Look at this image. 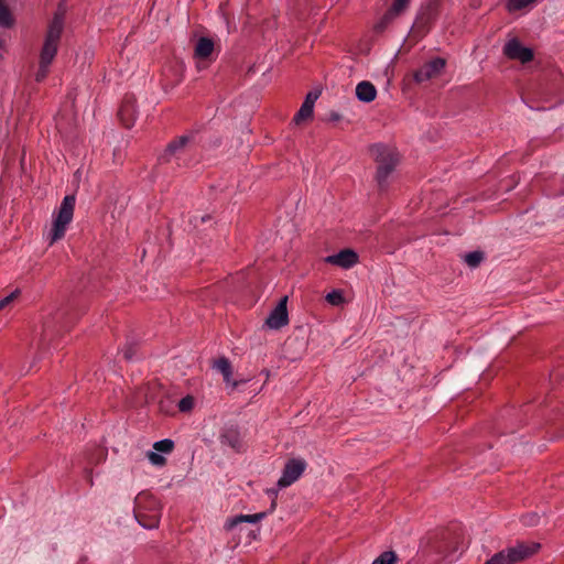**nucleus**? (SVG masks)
<instances>
[{"instance_id":"c85d7f7f","label":"nucleus","mask_w":564,"mask_h":564,"mask_svg":"<svg viewBox=\"0 0 564 564\" xmlns=\"http://www.w3.org/2000/svg\"><path fill=\"white\" fill-rule=\"evenodd\" d=\"M20 290L17 289L13 292H11L8 296L0 300V311L4 310L7 306H9L13 301H15L20 295Z\"/></svg>"},{"instance_id":"f704fd0d","label":"nucleus","mask_w":564,"mask_h":564,"mask_svg":"<svg viewBox=\"0 0 564 564\" xmlns=\"http://www.w3.org/2000/svg\"><path fill=\"white\" fill-rule=\"evenodd\" d=\"M135 517H137V519L139 520V522H140L142 525H144V527L153 528V527H156V525H158V517H156V516H154V517H153V522H152V524H150V525H147L145 523H143V522L141 521V519H140V518L142 517V514H141V512H140V511H138V512H137Z\"/></svg>"},{"instance_id":"423d86ee","label":"nucleus","mask_w":564,"mask_h":564,"mask_svg":"<svg viewBox=\"0 0 564 564\" xmlns=\"http://www.w3.org/2000/svg\"><path fill=\"white\" fill-rule=\"evenodd\" d=\"M503 55L511 61H518L521 64H527L534 58V53L530 47L524 46L517 36H509L506 41Z\"/></svg>"},{"instance_id":"aec40b11","label":"nucleus","mask_w":564,"mask_h":564,"mask_svg":"<svg viewBox=\"0 0 564 564\" xmlns=\"http://www.w3.org/2000/svg\"><path fill=\"white\" fill-rule=\"evenodd\" d=\"M484 260V253L481 251H473L464 256V261L470 268L478 267Z\"/></svg>"},{"instance_id":"f257e3e1","label":"nucleus","mask_w":564,"mask_h":564,"mask_svg":"<svg viewBox=\"0 0 564 564\" xmlns=\"http://www.w3.org/2000/svg\"><path fill=\"white\" fill-rule=\"evenodd\" d=\"M370 151L377 163L376 180L379 187L383 189L387 186L389 176L399 163V153L394 149L383 144L372 145Z\"/></svg>"},{"instance_id":"e433bc0d","label":"nucleus","mask_w":564,"mask_h":564,"mask_svg":"<svg viewBox=\"0 0 564 564\" xmlns=\"http://www.w3.org/2000/svg\"><path fill=\"white\" fill-rule=\"evenodd\" d=\"M141 499H142V496H139V497H138V499H137V503H138V506L140 505Z\"/></svg>"},{"instance_id":"c9c22d12","label":"nucleus","mask_w":564,"mask_h":564,"mask_svg":"<svg viewBox=\"0 0 564 564\" xmlns=\"http://www.w3.org/2000/svg\"><path fill=\"white\" fill-rule=\"evenodd\" d=\"M122 354H123V357L127 360H130L133 357V348H132V346H128V347L123 348L122 349Z\"/></svg>"},{"instance_id":"ddd939ff","label":"nucleus","mask_w":564,"mask_h":564,"mask_svg":"<svg viewBox=\"0 0 564 564\" xmlns=\"http://www.w3.org/2000/svg\"><path fill=\"white\" fill-rule=\"evenodd\" d=\"M267 512H259L254 514H239L232 518H228L224 524L226 531L234 530L237 525L248 522V523H257L264 519Z\"/></svg>"},{"instance_id":"f3484780","label":"nucleus","mask_w":564,"mask_h":564,"mask_svg":"<svg viewBox=\"0 0 564 564\" xmlns=\"http://www.w3.org/2000/svg\"><path fill=\"white\" fill-rule=\"evenodd\" d=\"M119 118L124 127L130 128L134 122V108L133 105L126 102L119 110Z\"/></svg>"},{"instance_id":"0eeeda50","label":"nucleus","mask_w":564,"mask_h":564,"mask_svg":"<svg viewBox=\"0 0 564 564\" xmlns=\"http://www.w3.org/2000/svg\"><path fill=\"white\" fill-rule=\"evenodd\" d=\"M306 462L303 458L289 459L283 468L282 476L278 480L280 489L286 488L294 484L306 469Z\"/></svg>"},{"instance_id":"4468645a","label":"nucleus","mask_w":564,"mask_h":564,"mask_svg":"<svg viewBox=\"0 0 564 564\" xmlns=\"http://www.w3.org/2000/svg\"><path fill=\"white\" fill-rule=\"evenodd\" d=\"M220 443L234 448L235 451H240L242 447L240 432L235 427L226 429L220 435Z\"/></svg>"},{"instance_id":"7c9ffc66","label":"nucleus","mask_w":564,"mask_h":564,"mask_svg":"<svg viewBox=\"0 0 564 564\" xmlns=\"http://www.w3.org/2000/svg\"><path fill=\"white\" fill-rule=\"evenodd\" d=\"M147 457L149 458L151 464H153L155 466H162V465L165 464V458L161 454H159V453L149 452L147 454Z\"/></svg>"},{"instance_id":"bb28decb","label":"nucleus","mask_w":564,"mask_h":564,"mask_svg":"<svg viewBox=\"0 0 564 564\" xmlns=\"http://www.w3.org/2000/svg\"><path fill=\"white\" fill-rule=\"evenodd\" d=\"M195 404V400L192 395H186L178 402V409L181 412H189Z\"/></svg>"},{"instance_id":"f03ea898","label":"nucleus","mask_w":564,"mask_h":564,"mask_svg":"<svg viewBox=\"0 0 564 564\" xmlns=\"http://www.w3.org/2000/svg\"><path fill=\"white\" fill-rule=\"evenodd\" d=\"M540 549L536 542L518 543L492 555L484 564H517L535 554Z\"/></svg>"},{"instance_id":"393cba45","label":"nucleus","mask_w":564,"mask_h":564,"mask_svg":"<svg viewBox=\"0 0 564 564\" xmlns=\"http://www.w3.org/2000/svg\"><path fill=\"white\" fill-rule=\"evenodd\" d=\"M174 443L173 441L165 438L162 441H158L154 443L153 448L159 453H171L173 451Z\"/></svg>"},{"instance_id":"cd10ccee","label":"nucleus","mask_w":564,"mask_h":564,"mask_svg":"<svg viewBox=\"0 0 564 564\" xmlns=\"http://www.w3.org/2000/svg\"><path fill=\"white\" fill-rule=\"evenodd\" d=\"M11 23V14L8 8L0 1V24L3 26H9Z\"/></svg>"},{"instance_id":"c756f323","label":"nucleus","mask_w":564,"mask_h":564,"mask_svg":"<svg viewBox=\"0 0 564 564\" xmlns=\"http://www.w3.org/2000/svg\"><path fill=\"white\" fill-rule=\"evenodd\" d=\"M433 549L436 553L443 554L445 557H448L451 555V553L454 552V549L449 550V547H448L447 543H445V541L436 542V544L433 546Z\"/></svg>"},{"instance_id":"6ab92c4d","label":"nucleus","mask_w":564,"mask_h":564,"mask_svg":"<svg viewBox=\"0 0 564 564\" xmlns=\"http://www.w3.org/2000/svg\"><path fill=\"white\" fill-rule=\"evenodd\" d=\"M398 556L393 551H386L373 560L371 564H397Z\"/></svg>"},{"instance_id":"a878e982","label":"nucleus","mask_w":564,"mask_h":564,"mask_svg":"<svg viewBox=\"0 0 564 564\" xmlns=\"http://www.w3.org/2000/svg\"><path fill=\"white\" fill-rule=\"evenodd\" d=\"M326 301L330 305L338 306L345 302V299L340 290H334L326 295Z\"/></svg>"},{"instance_id":"a211bd4d","label":"nucleus","mask_w":564,"mask_h":564,"mask_svg":"<svg viewBox=\"0 0 564 564\" xmlns=\"http://www.w3.org/2000/svg\"><path fill=\"white\" fill-rule=\"evenodd\" d=\"M410 3L411 0H393L388 11L398 18L406 11Z\"/></svg>"},{"instance_id":"6e6552de","label":"nucleus","mask_w":564,"mask_h":564,"mask_svg":"<svg viewBox=\"0 0 564 564\" xmlns=\"http://www.w3.org/2000/svg\"><path fill=\"white\" fill-rule=\"evenodd\" d=\"M446 66L443 57H435L423 64L413 75L415 83L422 84L440 77Z\"/></svg>"},{"instance_id":"473e14b6","label":"nucleus","mask_w":564,"mask_h":564,"mask_svg":"<svg viewBox=\"0 0 564 564\" xmlns=\"http://www.w3.org/2000/svg\"><path fill=\"white\" fill-rule=\"evenodd\" d=\"M318 96V91H310L305 97L304 104L310 105L314 108V104L317 100Z\"/></svg>"},{"instance_id":"5701e85b","label":"nucleus","mask_w":564,"mask_h":564,"mask_svg":"<svg viewBox=\"0 0 564 564\" xmlns=\"http://www.w3.org/2000/svg\"><path fill=\"white\" fill-rule=\"evenodd\" d=\"M395 19V15H393L390 11H387L383 17L375 24V31L378 33L383 32Z\"/></svg>"},{"instance_id":"b1692460","label":"nucleus","mask_w":564,"mask_h":564,"mask_svg":"<svg viewBox=\"0 0 564 564\" xmlns=\"http://www.w3.org/2000/svg\"><path fill=\"white\" fill-rule=\"evenodd\" d=\"M313 109L314 108L312 106L303 102L300 110L294 117V121L299 123L303 120L310 119L313 116Z\"/></svg>"},{"instance_id":"7ed1b4c3","label":"nucleus","mask_w":564,"mask_h":564,"mask_svg":"<svg viewBox=\"0 0 564 564\" xmlns=\"http://www.w3.org/2000/svg\"><path fill=\"white\" fill-rule=\"evenodd\" d=\"M75 202L76 199L74 195H67L64 197L48 236L50 245H53L64 237L66 228L73 219Z\"/></svg>"},{"instance_id":"412c9836","label":"nucleus","mask_w":564,"mask_h":564,"mask_svg":"<svg viewBox=\"0 0 564 564\" xmlns=\"http://www.w3.org/2000/svg\"><path fill=\"white\" fill-rule=\"evenodd\" d=\"M536 0H508L507 10L509 12H516L522 10L530 4L534 3Z\"/></svg>"},{"instance_id":"72a5a7b5","label":"nucleus","mask_w":564,"mask_h":564,"mask_svg":"<svg viewBox=\"0 0 564 564\" xmlns=\"http://www.w3.org/2000/svg\"><path fill=\"white\" fill-rule=\"evenodd\" d=\"M48 67L50 66L42 65V63L40 62V67H39V70H37V73L35 75V78H36L37 82H41V80H43L46 77V75L48 73Z\"/></svg>"},{"instance_id":"39448f33","label":"nucleus","mask_w":564,"mask_h":564,"mask_svg":"<svg viewBox=\"0 0 564 564\" xmlns=\"http://www.w3.org/2000/svg\"><path fill=\"white\" fill-rule=\"evenodd\" d=\"M193 140V134H184L169 142L158 158L159 163L166 164L175 160L177 166H182L181 156L186 152Z\"/></svg>"},{"instance_id":"9b49d317","label":"nucleus","mask_w":564,"mask_h":564,"mask_svg":"<svg viewBox=\"0 0 564 564\" xmlns=\"http://www.w3.org/2000/svg\"><path fill=\"white\" fill-rule=\"evenodd\" d=\"M288 296H284L280 300L278 305L274 307V310L269 314L268 318L265 319V325L271 329H279L289 323V315H288Z\"/></svg>"},{"instance_id":"20e7f679","label":"nucleus","mask_w":564,"mask_h":564,"mask_svg":"<svg viewBox=\"0 0 564 564\" xmlns=\"http://www.w3.org/2000/svg\"><path fill=\"white\" fill-rule=\"evenodd\" d=\"M63 15L55 14L54 19L52 20L48 26L44 45L41 52L40 62L44 66H50L57 53L58 42L63 32Z\"/></svg>"},{"instance_id":"f8f14e48","label":"nucleus","mask_w":564,"mask_h":564,"mask_svg":"<svg viewBox=\"0 0 564 564\" xmlns=\"http://www.w3.org/2000/svg\"><path fill=\"white\" fill-rule=\"evenodd\" d=\"M325 262L344 269H349L358 262V256L351 249H344L336 254L326 257Z\"/></svg>"},{"instance_id":"4be33fe9","label":"nucleus","mask_w":564,"mask_h":564,"mask_svg":"<svg viewBox=\"0 0 564 564\" xmlns=\"http://www.w3.org/2000/svg\"><path fill=\"white\" fill-rule=\"evenodd\" d=\"M395 19V15H393L390 11H387L383 17L375 24V31L378 33L383 32Z\"/></svg>"},{"instance_id":"dca6fc26","label":"nucleus","mask_w":564,"mask_h":564,"mask_svg":"<svg viewBox=\"0 0 564 564\" xmlns=\"http://www.w3.org/2000/svg\"><path fill=\"white\" fill-rule=\"evenodd\" d=\"M214 368L223 375L225 382L232 383L234 387L237 386V382L231 381L232 367L230 361L226 357L217 359L214 362Z\"/></svg>"},{"instance_id":"2eb2a0df","label":"nucleus","mask_w":564,"mask_h":564,"mask_svg":"<svg viewBox=\"0 0 564 564\" xmlns=\"http://www.w3.org/2000/svg\"><path fill=\"white\" fill-rule=\"evenodd\" d=\"M356 96L362 102H371L376 99L377 89L370 82H360L356 87Z\"/></svg>"},{"instance_id":"2f4dec72","label":"nucleus","mask_w":564,"mask_h":564,"mask_svg":"<svg viewBox=\"0 0 564 564\" xmlns=\"http://www.w3.org/2000/svg\"><path fill=\"white\" fill-rule=\"evenodd\" d=\"M267 495L272 498V502L270 506V512H272L276 507L278 489H274V488L267 489Z\"/></svg>"},{"instance_id":"1a4fd4ad","label":"nucleus","mask_w":564,"mask_h":564,"mask_svg":"<svg viewBox=\"0 0 564 564\" xmlns=\"http://www.w3.org/2000/svg\"><path fill=\"white\" fill-rule=\"evenodd\" d=\"M437 13V1L431 0L425 7H422L419 11L416 19L413 23V30L425 34L432 22L435 20Z\"/></svg>"},{"instance_id":"9d476101","label":"nucleus","mask_w":564,"mask_h":564,"mask_svg":"<svg viewBox=\"0 0 564 564\" xmlns=\"http://www.w3.org/2000/svg\"><path fill=\"white\" fill-rule=\"evenodd\" d=\"M215 44L209 37H199L194 47V58L196 59V67L205 69L207 62L212 59L214 54Z\"/></svg>"}]
</instances>
